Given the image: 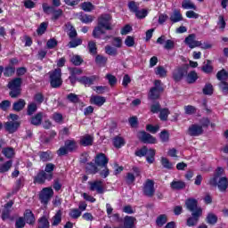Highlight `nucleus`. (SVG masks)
I'll return each instance as SVG.
<instances>
[{
    "label": "nucleus",
    "mask_w": 228,
    "mask_h": 228,
    "mask_svg": "<svg viewBox=\"0 0 228 228\" xmlns=\"http://www.w3.org/2000/svg\"><path fill=\"white\" fill-rule=\"evenodd\" d=\"M165 92V87H163V83L161 80L157 79L154 81V86L150 89L148 94V99L152 102H155L161 97V94Z\"/></svg>",
    "instance_id": "6"
},
{
    "label": "nucleus",
    "mask_w": 228,
    "mask_h": 228,
    "mask_svg": "<svg viewBox=\"0 0 228 228\" xmlns=\"http://www.w3.org/2000/svg\"><path fill=\"white\" fill-rule=\"evenodd\" d=\"M53 16H52V20H58V19H60V17H61L63 15V10L62 9H54Z\"/></svg>",
    "instance_id": "62"
},
{
    "label": "nucleus",
    "mask_w": 228,
    "mask_h": 228,
    "mask_svg": "<svg viewBox=\"0 0 228 228\" xmlns=\"http://www.w3.org/2000/svg\"><path fill=\"white\" fill-rule=\"evenodd\" d=\"M182 8L183 10H197V5L191 0H183L182 2Z\"/></svg>",
    "instance_id": "40"
},
{
    "label": "nucleus",
    "mask_w": 228,
    "mask_h": 228,
    "mask_svg": "<svg viewBox=\"0 0 228 228\" xmlns=\"http://www.w3.org/2000/svg\"><path fill=\"white\" fill-rule=\"evenodd\" d=\"M54 195V191L53 189L46 187L43 189L42 193L39 195V200L42 204H49L51 197Z\"/></svg>",
    "instance_id": "12"
},
{
    "label": "nucleus",
    "mask_w": 228,
    "mask_h": 228,
    "mask_svg": "<svg viewBox=\"0 0 228 228\" xmlns=\"http://www.w3.org/2000/svg\"><path fill=\"white\" fill-rule=\"evenodd\" d=\"M136 181V176L133 173H126V183L128 186H131Z\"/></svg>",
    "instance_id": "61"
},
{
    "label": "nucleus",
    "mask_w": 228,
    "mask_h": 228,
    "mask_svg": "<svg viewBox=\"0 0 228 228\" xmlns=\"http://www.w3.org/2000/svg\"><path fill=\"white\" fill-rule=\"evenodd\" d=\"M197 79H199V75L197 71L191 70L187 74L186 81L189 85H193V83H197Z\"/></svg>",
    "instance_id": "32"
},
{
    "label": "nucleus",
    "mask_w": 228,
    "mask_h": 228,
    "mask_svg": "<svg viewBox=\"0 0 228 228\" xmlns=\"http://www.w3.org/2000/svg\"><path fill=\"white\" fill-rule=\"evenodd\" d=\"M142 193L145 197H154V193H156V189H154V181L151 179H147L144 187L142 189Z\"/></svg>",
    "instance_id": "11"
},
{
    "label": "nucleus",
    "mask_w": 228,
    "mask_h": 228,
    "mask_svg": "<svg viewBox=\"0 0 228 228\" xmlns=\"http://www.w3.org/2000/svg\"><path fill=\"white\" fill-rule=\"evenodd\" d=\"M24 183H26V179L24 178V176L18 178L15 182V186L12 191L14 193H17L20 190H21V188H24Z\"/></svg>",
    "instance_id": "36"
},
{
    "label": "nucleus",
    "mask_w": 228,
    "mask_h": 228,
    "mask_svg": "<svg viewBox=\"0 0 228 228\" xmlns=\"http://www.w3.org/2000/svg\"><path fill=\"white\" fill-rule=\"evenodd\" d=\"M219 177H220V173L218 172L216 173L214 176L209 179L208 184H210V186H213L214 188H216L217 186L221 193H225L228 188V178L227 176H222L220 178Z\"/></svg>",
    "instance_id": "3"
},
{
    "label": "nucleus",
    "mask_w": 228,
    "mask_h": 228,
    "mask_svg": "<svg viewBox=\"0 0 228 228\" xmlns=\"http://www.w3.org/2000/svg\"><path fill=\"white\" fill-rule=\"evenodd\" d=\"M24 221L28 225H35V222H37V218H35V214L31 209H26L23 213Z\"/></svg>",
    "instance_id": "21"
},
{
    "label": "nucleus",
    "mask_w": 228,
    "mask_h": 228,
    "mask_svg": "<svg viewBox=\"0 0 228 228\" xmlns=\"http://www.w3.org/2000/svg\"><path fill=\"white\" fill-rule=\"evenodd\" d=\"M19 127H20V121H7L4 124V128L9 134L17 133V131H19Z\"/></svg>",
    "instance_id": "13"
},
{
    "label": "nucleus",
    "mask_w": 228,
    "mask_h": 228,
    "mask_svg": "<svg viewBox=\"0 0 228 228\" xmlns=\"http://www.w3.org/2000/svg\"><path fill=\"white\" fill-rule=\"evenodd\" d=\"M7 87L9 90V95L12 99H17L19 95L22 93V78L20 77H14L7 84Z\"/></svg>",
    "instance_id": "4"
},
{
    "label": "nucleus",
    "mask_w": 228,
    "mask_h": 228,
    "mask_svg": "<svg viewBox=\"0 0 228 228\" xmlns=\"http://www.w3.org/2000/svg\"><path fill=\"white\" fill-rule=\"evenodd\" d=\"M156 76L167 77V69L163 66H159L155 69Z\"/></svg>",
    "instance_id": "56"
},
{
    "label": "nucleus",
    "mask_w": 228,
    "mask_h": 228,
    "mask_svg": "<svg viewBox=\"0 0 228 228\" xmlns=\"http://www.w3.org/2000/svg\"><path fill=\"white\" fill-rule=\"evenodd\" d=\"M70 61L75 65V67H79V65H81L85 61L79 55H73Z\"/></svg>",
    "instance_id": "57"
},
{
    "label": "nucleus",
    "mask_w": 228,
    "mask_h": 228,
    "mask_svg": "<svg viewBox=\"0 0 228 228\" xmlns=\"http://www.w3.org/2000/svg\"><path fill=\"white\" fill-rule=\"evenodd\" d=\"M167 221L168 217H167V215H159L156 219V225L157 227H163V225H165V224H167Z\"/></svg>",
    "instance_id": "42"
},
{
    "label": "nucleus",
    "mask_w": 228,
    "mask_h": 228,
    "mask_svg": "<svg viewBox=\"0 0 228 228\" xmlns=\"http://www.w3.org/2000/svg\"><path fill=\"white\" fill-rule=\"evenodd\" d=\"M54 168H56V165L53 163H47L44 170L46 175H52V180H53V177H54V173H53L54 172Z\"/></svg>",
    "instance_id": "43"
},
{
    "label": "nucleus",
    "mask_w": 228,
    "mask_h": 228,
    "mask_svg": "<svg viewBox=\"0 0 228 228\" xmlns=\"http://www.w3.org/2000/svg\"><path fill=\"white\" fill-rule=\"evenodd\" d=\"M159 118L162 122H167L168 120V115H170V110L167 108L160 109Z\"/></svg>",
    "instance_id": "48"
},
{
    "label": "nucleus",
    "mask_w": 228,
    "mask_h": 228,
    "mask_svg": "<svg viewBox=\"0 0 228 228\" xmlns=\"http://www.w3.org/2000/svg\"><path fill=\"white\" fill-rule=\"evenodd\" d=\"M81 9L84 12H92L93 10H95V5H94L92 2H83L81 4Z\"/></svg>",
    "instance_id": "51"
},
{
    "label": "nucleus",
    "mask_w": 228,
    "mask_h": 228,
    "mask_svg": "<svg viewBox=\"0 0 228 228\" xmlns=\"http://www.w3.org/2000/svg\"><path fill=\"white\" fill-rule=\"evenodd\" d=\"M62 73L60 68H56L49 72V81L52 88H61L63 85Z\"/></svg>",
    "instance_id": "7"
},
{
    "label": "nucleus",
    "mask_w": 228,
    "mask_h": 228,
    "mask_svg": "<svg viewBox=\"0 0 228 228\" xmlns=\"http://www.w3.org/2000/svg\"><path fill=\"white\" fill-rule=\"evenodd\" d=\"M48 26H49V24L47 22H42L37 29V35L39 37H41V35H44V33H45V31H47Z\"/></svg>",
    "instance_id": "58"
},
{
    "label": "nucleus",
    "mask_w": 228,
    "mask_h": 228,
    "mask_svg": "<svg viewBox=\"0 0 228 228\" xmlns=\"http://www.w3.org/2000/svg\"><path fill=\"white\" fill-rule=\"evenodd\" d=\"M134 155L137 158H143L146 156V161L149 165H152L156 161V150L147 148V146H142L141 149L135 151Z\"/></svg>",
    "instance_id": "5"
},
{
    "label": "nucleus",
    "mask_w": 228,
    "mask_h": 228,
    "mask_svg": "<svg viewBox=\"0 0 228 228\" xmlns=\"http://www.w3.org/2000/svg\"><path fill=\"white\" fill-rule=\"evenodd\" d=\"M15 71H16L15 67L7 65L4 68V77H12V76L15 74Z\"/></svg>",
    "instance_id": "45"
},
{
    "label": "nucleus",
    "mask_w": 228,
    "mask_h": 228,
    "mask_svg": "<svg viewBox=\"0 0 228 228\" xmlns=\"http://www.w3.org/2000/svg\"><path fill=\"white\" fill-rule=\"evenodd\" d=\"M94 62L98 67H106L108 63V57L102 54H97L94 59Z\"/></svg>",
    "instance_id": "29"
},
{
    "label": "nucleus",
    "mask_w": 228,
    "mask_h": 228,
    "mask_svg": "<svg viewBox=\"0 0 228 228\" xmlns=\"http://www.w3.org/2000/svg\"><path fill=\"white\" fill-rule=\"evenodd\" d=\"M90 191H96L99 195L104 193V186L102 185V181L96 180L94 182H88Z\"/></svg>",
    "instance_id": "14"
},
{
    "label": "nucleus",
    "mask_w": 228,
    "mask_h": 228,
    "mask_svg": "<svg viewBox=\"0 0 228 228\" xmlns=\"http://www.w3.org/2000/svg\"><path fill=\"white\" fill-rule=\"evenodd\" d=\"M134 222L136 217L131 216H126L123 220V226H118V228H134Z\"/></svg>",
    "instance_id": "24"
},
{
    "label": "nucleus",
    "mask_w": 228,
    "mask_h": 228,
    "mask_svg": "<svg viewBox=\"0 0 228 228\" xmlns=\"http://www.w3.org/2000/svg\"><path fill=\"white\" fill-rule=\"evenodd\" d=\"M45 181H52V175H47L44 169L39 170L36 176H34V184H45Z\"/></svg>",
    "instance_id": "10"
},
{
    "label": "nucleus",
    "mask_w": 228,
    "mask_h": 228,
    "mask_svg": "<svg viewBox=\"0 0 228 228\" xmlns=\"http://www.w3.org/2000/svg\"><path fill=\"white\" fill-rule=\"evenodd\" d=\"M87 49L89 54L92 56H96L97 54V43L95 41H89L87 44Z\"/></svg>",
    "instance_id": "38"
},
{
    "label": "nucleus",
    "mask_w": 228,
    "mask_h": 228,
    "mask_svg": "<svg viewBox=\"0 0 228 228\" xmlns=\"http://www.w3.org/2000/svg\"><path fill=\"white\" fill-rule=\"evenodd\" d=\"M207 224H209V225H215L216 222H218V216L213 213H208L206 217Z\"/></svg>",
    "instance_id": "47"
},
{
    "label": "nucleus",
    "mask_w": 228,
    "mask_h": 228,
    "mask_svg": "<svg viewBox=\"0 0 228 228\" xmlns=\"http://www.w3.org/2000/svg\"><path fill=\"white\" fill-rule=\"evenodd\" d=\"M201 70L204 74H213L215 68L211 65V60H207V63L201 67Z\"/></svg>",
    "instance_id": "39"
},
{
    "label": "nucleus",
    "mask_w": 228,
    "mask_h": 228,
    "mask_svg": "<svg viewBox=\"0 0 228 228\" xmlns=\"http://www.w3.org/2000/svg\"><path fill=\"white\" fill-rule=\"evenodd\" d=\"M2 154H4L7 159H12V158L15 156V149L12 147H5L2 151Z\"/></svg>",
    "instance_id": "37"
},
{
    "label": "nucleus",
    "mask_w": 228,
    "mask_h": 228,
    "mask_svg": "<svg viewBox=\"0 0 228 228\" xmlns=\"http://www.w3.org/2000/svg\"><path fill=\"white\" fill-rule=\"evenodd\" d=\"M67 99L69 102H72L73 104L79 103V96L74 93H70L67 95Z\"/></svg>",
    "instance_id": "55"
},
{
    "label": "nucleus",
    "mask_w": 228,
    "mask_h": 228,
    "mask_svg": "<svg viewBox=\"0 0 228 228\" xmlns=\"http://www.w3.org/2000/svg\"><path fill=\"white\" fill-rule=\"evenodd\" d=\"M204 134V128L202 126L192 124L188 128V134L189 136H200V134Z\"/></svg>",
    "instance_id": "19"
},
{
    "label": "nucleus",
    "mask_w": 228,
    "mask_h": 228,
    "mask_svg": "<svg viewBox=\"0 0 228 228\" xmlns=\"http://www.w3.org/2000/svg\"><path fill=\"white\" fill-rule=\"evenodd\" d=\"M160 162L163 168H166L167 170H172L174 168V164H172V162H170V160L166 157H161Z\"/></svg>",
    "instance_id": "49"
},
{
    "label": "nucleus",
    "mask_w": 228,
    "mask_h": 228,
    "mask_svg": "<svg viewBox=\"0 0 228 228\" xmlns=\"http://www.w3.org/2000/svg\"><path fill=\"white\" fill-rule=\"evenodd\" d=\"M101 170L99 169V166L95 164V162H87L86 165V174L88 175H95V174H99Z\"/></svg>",
    "instance_id": "22"
},
{
    "label": "nucleus",
    "mask_w": 228,
    "mask_h": 228,
    "mask_svg": "<svg viewBox=\"0 0 228 228\" xmlns=\"http://www.w3.org/2000/svg\"><path fill=\"white\" fill-rule=\"evenodd\" d=\"M51 224L49 223V219L45 216H42L37 220V228H50Z\"/></svg>",
    "instance_id": "30"
},
{
    "label": "nucleus",
    "mask_w": 228,
    "mask_h": 228,
    "mask_svg": "<svg viewBox=\"0 0 228 228\" xmlns=\"http://www.w3.org/2000/svg\"><path fill=\"white\" fill-rule=\"evenodd\" d=\"M28 122L31 126H36V127L42 126V122H44V112L40 111L30 116Z\"/></svg>",
    "instance_id": "18"
},
{
    "label": "nucleus",
    "mask_w": 228,
    "mask_h": 228,
    "mask_svg": "<svg viewBox=\"0 0 228 228\" xmlns=\"http://www.w3.org/2000/svg\"><path fill=\"white\" fill-rule=\"evenodd\" d=\"M64 145L69 152H75V151H77V142H76L74 139L66 140L64 142Z\"/></svg>",
    "instance_id": "28"
},
{
    "label": "nucleus",
    "mask_w": 228,
    "mask_h": 228,
    "mask_svg": "<svg viewBox=\"0 0 228 228\" xmlns=\"http://www.w3.org/2000/svg\"><path fill=\"white\" fill-rule=\"evenodd\" d=\"M26 107V101L24 99H20L12 104V110L14 111H22Z\"/></svg>",
    "instance_id": "33"
},
{
    "label": "nucleus",
    "mask_w": 228,
    "mask_h": 228,
    "mask_svg": "<svg viewBox=\"0 0 228 228\" xmlns=\"http://www.w3.org/2000/svg\"><path fill=\"white\" fill-rule=\"evenodd\" d=\"M32 102H35L37 106H42L43 102H47V99H45V96L42 92H37L33 96Z\"/></svg>",
    "instance_id": "27"
},
{
    "label": "nucleus",
    "mask_w": 228,
    "mask_h": 228,
    "mask_svg": "<svg viewBox=\"0 0 228 228\" xmlns=\"http://www.w3.org/2000/svg\"><path fill=\"white\" fill-rule=\"evenodd\" d=\"M185 208L191 213H195L197 209H202V208L199 207V200L194 198H188L185 200Z\"/></svg>",
    "instance_id": "15"
},
{
    "label": "nucleus",
    "mask_w": 228,
    "mask_h": 228,
    "mask_svg": "<svg viewBox=\"0 0 228 228\" xmlns=\"http://www.w3.org/2000/svg\"><path fill=\"white\" fill-rule=\"evenodd\" d=\"M202 216V208H198L195 212H192L191 216L186 220L187 227H195Z\"/></svg>",
    "instance_id": "9"
},
{
    "label": "nucleus",
    "mask_w": 228,
    "mask_h": 228,
    "mask_svg": "<svg viewBox=\"0 0 228 228\" xmlns=\"http://www.w3.org/2000/svg\"><path fill=\"white\" fill-rule=\"evenodd\" d=\"M79 143L82 147H90L94 145V136L86 134L80 138Z\"/></svg>",
    "instance_id": "26"
},
{
    "label": "nucleus",
    "mask_w": 228,
    "mask_h": 228,
    "mask_svg": "<svg viewBox=\"0 0 228 228\" xmlns=\"http://www.w3.org/2000/svg\"><path fill=\"white\" fill-rule=\"evenodd\" d=\"M126 145V140L120 135H117L113 138V146L116 149H122Z\"/></svg>",
    "instance_id": "31"
},
{
    "label": "nucleus",
    "mask_w": 228,
    "mask_h": 228,
    "mask_svg": "<svg viewBox=\"0 0 228 228\" xmlns=\"http://www.w3.org/2000/svg\"><path fill=\"white\" fill-rule=\"evenodd\" d=\"M13 165V160H8L0 166V174H5L9 172Z\"/></svg>",
    "instance_id": "41"
},
{
    "label": "nucleus",
    "mask_w": 228,
    "mask_h": 228,
    "mask_svg": "<svg viewBox=\"0 0 228 228\" xmlns=\"http://www.w3.org/2000/svg\"><path fill=\"white\" fill-rule=\"evenodd\" d=\"M172 190H184L186 188V183L179 180V181H173L170 183Z\"/></svg>",
    "instance_id": "35"
},
{
    "label": "nucleus",
    "mask_w": 228,
    "mask_h": 228,
    "mask_svg": "<svg viewBox=\"0 0 228 228\" xmlns=\"http://www.w3.org/2000/svg\"><path fill=\"white\" fill-rule=\"evenodd\" d=\"M105 102H106V97L104 96L92 95L90 97V103L94 104V106H98V108H101V106H104Z\"/></svg>",
    "instance_id": "23"
},
{
    "label": "nucleus",
    "mask_w": 228,
    "mask_h": 228,
    "mask_svg": "<svg viewBox=\"0 0 228 228\" xmlns=\"http://www.w3.org/2000/svg\"><path fill=\"white\" fill-rule=\"evenodd\" d=\"M81 211L79 210V208H72L69 211V216L70 218H73L74 220H77V218H79V216H81Z\"/></svg>",
    "instance_id": "59"
},
{
    "label": "nucleus",
    "mask_w": 228,
    "mask_h": 228,
    "mask_svg": "<svg viewBox=\"0 0 228 228\" xmlns=\"http://www.w3.org/2000/svg\"><path fill=\"white\" fill-rule=\"evenodd\" d=\"M139 140L142 143H156V137L151 135V134L145 131L139 132Z\"/></svg>",
    "instance_id": "20"
},
{
    "label": "nucleus",
    "mask_w": 228,
    "mask_h": 228,
    "mask_svg": "<svg viewBox=\"0 0 228 228\" xmlns=\"http://www.w3.org/2000/svg\"><path fill=\"white\" fill-rule=\"evenodd\" d=\"M42 8H43L44 13H45L46 15H51V13H53L55 9L53 5H49L46 3H44L42 4Z\"/></svg>",
    "instance_id": "54"
},
{
    "label": "nucleus",
    "mask_w": 228,
    "mask_h": 228,
    "mask_svg": "<svg viewBox=\"0 0 228 228\" xmlns=\"http://www.w3.org/2000/svg\"><path fill=\"white\" fill-rule=\"evenodd\" d=\"M219 89L221 90V92H223V94H224V95H227L228 94V83L227 81H221L218 84Z\"/></svg>",
    "instance_id": "64"
},
{
    "label": "nucleus",
    "mask_w": 228,
    "mask_h": 228,
    "mask_svg": "<svg viewBox=\"0 0 228 228\" xmlns=\"http://www.w3.org/2000/svg\"><path fill=\"white\" fill-rule=\"evenodd\" d=\"M188 69H190V65L183 64V66H180L176 68L172 74V77L175 83H179L188 74Z\"/></svg>",
    "instance_id": "8"
},
{
    "label": "nucleus",
    "mask_w": 228,
    "mask_h": 228,
    "mask_svg": "<svg viewBox=\"0 0 228 228\" xmlns=\"http://www.w3.org/2000/svg\"><path fill=\"white\" fill-rule=\"evenodd\" d=\"M195 38H196L195 34H190L184 39L185 45H188L190 49H195V47H200V45H202V42L197 41L195 40Z\"/></svg>",
    "instance_id": "16"
},
{
    "label": "nucleus",
    "mask_w": 228,
    "mask_h": 228,
    "mask_svg": "<svg viewBox=\"0 0 228 228\" xmlns=\"http://www.w3.org/2000/svg\"><path fill=\"white\" fill-rule=\"evenodd\" d=\"M26 221L22 216H20L15 221V228H25L26 227Z\"/></svg>",
    "instance_id": "63"
},
{
    "label": "nucleus",
    "mask_w": 228,
    "mask_h": 228,
    "mask_svg": "<svg viewBox=\"0 0 228 228\" xmlns=\"http://www.w3.org/2000/svg\"><path fill=\"white\" fill-rule=\"evenodd\" d=\"M94 163L97 167H108V163H110V159L106 154L100 152L97 153L94 157Z\"/></svg>",
    "instance_id": "17"
},
{
    "label": "nucleus",
    "mask_w": 228,
    "mask_h": 228,
    "mask_svg": "<svg viewBox=\"0 0 228 228\" xmlns=\"http://www.w3.org/2000/svg\"><path fill=\"white\" fill-rule=\"evenodd\" d=\"M36 111H38V105L33 102L28 103L27 106L28 117H33Z\"/></svg>",
    "instance_id": "34"
},
{
    "label": "nucleus",
    "mask_w": 228,
    "mask_h": 228,
    "mask_svg": "<svg viewBox=\"0 0 228 228\" xmlns=\"http://www.w3.org/2000/svg\"><path fill=\"white\" fill-rule=\"evenodd\" d=\"M111 15L102 14L98 18L97 26L93 29L92 37L97 40L102 39V35H106V31H111Z\"/></svg>",
    "instance_id": "2"
},
{
    "label": "nucleus",
    "mask_w": 228,
    "mask_h": 228,
    "mask_svg": "<svg viewBox=\"0 0 228 228\" xmlns=\"http://www.w3.org/2000/svg\"><path fill=\"white\" fill-rule=\"evenodd\" d=\"M81 44H83V39L81 38L73 39L69 42L68 47L69 49H76V47H78V45H81Z\"/></svg>",
    "instance_id": "52"
},
{
    "label": "nucleus",
    "mask_w": 228,
    "mask_h": 228,
    "mask_svg": "<svg viewBox=\"0 0 228 228\" xmlns=\"http://www.w3.org/2000/svg\"><path fill=\"white\" fill-rule=\"evenodd\" d=\"M61 224V210H58L56 214L53 216L52 225L56 227Z\"/></svg>",
    "instance_id": "46"
},
{
    "label": "nucleus",
    "mask_w": 228,
    "mask_h": 228,
    "mask_svg": "<svg viewBox=\"0 0 228 228\" xmlns=\"http://www.w3.org/2000/svg\"><path fill=\"white\" fill-rule=\"evenodd\" d=\"M105 53L109 56H117V54H118V50H117V48H115L111 45H106L105 46Z\"/></svg>",
    "instance_id": "53"
},
{
    "label": "nucleus",
    "mask_w": 228,
    "mask_h": 228,
    "mask_svg": "<svg viewBox=\"0 0 228 228\" xmlns=\"http://www.w3.org/2000/svg\"><path fill=\"white\" fill-rule=\"evenodd\" d=\"M68 70L69 72L68 79L70 82L71 86H76L77 81L80 83V85H85V86H90L91 85H94L95 79H97L95 76H83L77 77V76H81V74H83V69L81 68L69 67Z\"/></svg>",
    "instance_id": "1"
},
{
    "label": "nucleus",
    "mask_w": 228,
    "mask_h": 228,
    "mask_svg": "<svg viewBox=\"0 0 228 228\" xmlns=\"http://www.w3.org/2000/svg\"><path fill=\"white\" fill-rule=\"evenodd\" d=\"M155 103L151 104L150 107V111L152 113H159L161 110V103L159 102H153Z\"/></svg>",
    "instance_id": "60"
},
{
    "label": "nucleus",
    "mask_w": 228,
    "mask_h": 228,
    "mask_svg": "<svg viewBox=\"0 0 228 228\" xmlns=\"http://www.w3.org/2000/svg\"><path fill=\"white\" fill-rule=\"evenodd\" d=\"M216 78L218 79V81L222 82V81H227L228 80V71L225 70V69H223L221 70H219L216 73Z\"/></svg>",
    "instance_id": "44"
},
{
    "label": "nucleus",
    "mask_w": 228,
    "mask_h": 228,
    "mask_svg": "<svg viewBox=\"0 0 228 228\" xmlns=\"http://www.w3.org/2000/svg\"><path fill=\"white\" fill-rule=\"evenodd\" d=\"M213 92H215V89L213 88V85L211 83H207L202 89L204 95H213Z\"/></svg>",
    "instance_id": "50"
},
{
    "label": "nucleus",
    "mask_w": 228,
    "mask_h": 228,
    "mask_svg": "<svg viewBox=\"0 0 228 228\" xmlns=\"http://www.w3.org/2000/svg\"><path fill=\"white\" fill-rule=\"evenodd\" d=\"M169 20L173 24H176V22H181L183 20V14L181 13V10L175 9L173 13L169 17Z\"/></svg>",
    "instance_id": "25"
}]
</instances>
